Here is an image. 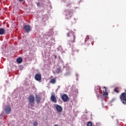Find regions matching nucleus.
I'll return each instance as SVG.
<instances>
[{
	"label": "nucleus",
	"mask_w": 126,
	"mask_h": 126,
	"mask_svg": "<svg viewBox=\"0 0 126 126\" xmlns=\"http://www.w3.org/2000/svg\"><path fill=\"white\" fill-rule=\"evenodd\" d=\"M67 36L68 37V42L69 45H71L73 44V43H75V35H74V32H69L67 34Z\"/></svg>",
	"instance_id": "1"
},
{
	"label": "nucleus",
	"mask_w": 126,
	"mask_h": 126,
	"mask_svg": "<svg viewBox=\"0 0 126 126\" xmlns=\"http://www.w3.org/2000/svg\"><path fill=\"white\" fill-rule=\"evenodd\" d=\"M28 100L31 107H34V105H35V96L34 95H30L28 97Z\"/></svg>",
	"instance_id": "2"
},
{
	"label": "nucleus",
	"mask_w": 126,
	"mask_h": 126,
	"mask_svg": "<svg viewBox=\"0 0 126 126\" xmlns=\"http://www.w3.org/2000/svg\"><path fill=\"white\" fill-rule=\"evenodd\" d=\"M72 10L71 9H67L65 10L64 12V14L66 17V18L67 19H68V18H70L71 17V16H72Z\"/></svg>",
	"instance_id": "3"
},
{
	"label": "nucleus",
	"mask_w": 126,
	"mask_h": 126,
	"mask_svg": "<svg viewBox=\"0 0 126 126\" xmlns=\"http://www.w3.org/2000/svg\"><path fill=\"white\" fill-rule=\"evenodd\" d=\"M125 93H122L120 95V100L124 105H126V90Z\"/></svg>",
	"instance_id": "4"
},
{
	"label": "nucleus",
	"mask_w": 126,
	"mask_h": 126,
	"mask_svg": "<svg viewBox=\"0 0 126 126\" xmlns=\"http://www.w3.org/2000/svg\"><path fill=\"white\" fill-rule=\"evenodd\" d=\"M54 107L58 113L63 112V107L59 104H55Z\"/></svg>",
	"instance_id": "5"
},
{
	"label": "nucleus",
	"mask_w": 126,
	"mask_h": 126,
	"mask_svg": "<svg viewBox=\"0 0 126 126\" xmlns=\"http://www.w3.org/2000/svg\"><path fill=\"white\" fill-rule=\"evenodd\" d=\"M4 111L5 112L6 114H10L11 112V107H10V105L6 106Z\"/></svg>",
	"instance_id": "6"
},
{
	"label": "nucleus",
	"mask_w": 126,
	"mask_h": 126,
	"mask_svg": "<svg viewBox=\"0 0 126 126\" xmlns=\"http://www.w3.org/2000/svg\"><path fill=\"white\" fill-rule=\"evenodd\" d=\"M24 29H25V31L28 33L31 31V27L30 25H24L23 26Z\"/></svg>",
	"instance_id": "7"
},
{
	"label": "nucleus",
	"mask_w": 126,
	"mask_h": 126,
	"mask_svg": "<svg viewBox=\"0 0 126 126\" xmlns=\"http://www.w3.org/2000/svg\"><path fill=\"white\" fill-rule=\"evenodd\" d=\"M61 98L63 102H67L68 100V96L66 94H64L62 96Z\"/></svg>",
	"instance_id": "8"
},
{
	"label": "nucleus",
	"mask_w": 126,
	"mask_h": 126,
	"mask_svg": "<svg viewBox=\"0 0 126 126\" xmlns=\"http://www.w3.org/2000/svg\"><path fill=\"white\" fill-rule=\"evenodd\" d=\"M35 79L37 81H41L42 80V75H41V74H36L35 75Z\"/></svg>",
	"instance_id": "9"
},
{
	"label": "nucleus",
	"mask_w": 126,
	"mask_h": 126,
	"mask_svg": "<svg viewBox=\"0 0 126 126\" xmlns=\"http://www.w3.org/2000/svg\"><path fill=\"white\" fill-rule=\"evenodd\" d=\"M51 100L52 102H54V103H57V98H56V96L55 95V94L51 95Z\"/></svg>",
	"instance_id": "10"
},
{
	"label": "nucleus",
	"mask_w": 126,
	"mask_h": 126,
	"mask_svg": "<svg viewBox=\"0 0 126 126\" xmlns=\"http://www.w3.org/2000/svg\"><path fill=\"white\" fill-rule=\"evenodd\" d=\"M35 101L37 104H40L41 102V97H40L39 95H35Z\"/></svg>",
	"instance_id": "11"
},
{
	"label": "nucleus",
	"mask_w": 126,
	"mask_h": 126,
	"mask_svg": "<svg viewBox=\"0 0 126 126\" xmlns=\"http://www.w3.org/2000/svg\"><path fill=\"white\" fill-rule=\"evenodd\" d=\"M103 96H108V92H107V88L106 87L103 88Z\"/></svg>",
	"instance_id": "12"
},
{
	"label": "nucleus",
	"mask_w": 126,
	"mask_h": 126,
	"mask_svg": "<svg viewBox=\"0 0 126 126\" xmlns=\"http://www.w3.org/2000/svg\"><path fill=\"white\" fill-rule=\"evenodd\" d=\"M5 34V30L3 28H0V35H4Z\"/></svg>",
	"instance_id": "13"
},
{
	"label": "nucleus",
	"mask_w": 126,
	"mask_h": 126,
	"mask_svg": "<svg viewBox=\"0 0 126 126\" xmlns=\"http://www.w3.org/2000/svg\"><path fill=\"white\" fill-rule=\"evenodd\" d=\"M16 62L17 63H21L23 62V59L21 57L17 58Z\"/></svg>",
	"instance_id": "14"
},
{
	"label": "nucleus",
	"mask_w": 126,
	"mask_h": 126,
	"mask_svg": "<svg viewBox=\"0 0 126 126\" xmlns=\"http://www.w3.org/2000/svg\"><path fill=\"white\" fill-rule=\"evenodd\" d=\"M56 82L57 81L55 78L51 79L50 80V83H51L52 84H55Z\"/></svg>",
	"instance_id": "15"
},
{
	"label": "nucleus",
	"mask_w": 126,
	"mask_h": 126,
	"mask_svg": "<svg viewBox=\"0 0 126 126\" xmlns=\"http://www.w3.org/2000/svg\"><path fill=\"white\" fill-rule=\"evenodd\" d=\"M56 73H61V68H58L56 70Z\"/></svg>",
	"instance_id": "16"
},
{
	"label": "nucleus",
	"mask_w": 126,
	"mask_h": 126,
	"mask_svg": "<svg viewBox=\"0 0 126 126\" xmlns=\"http://www.w3.org/2000/svg\"><path fill=\"white\" fill-rule=\"evenodd\" d=\"M33 126H38V122L36 121H35L33 123Z\"/></svg>",
	"instance_id": "17"
},
{
	"label": "nucleus",
	"mask_w": 126,
	"mask_h": 126,
	"mask_svg": "<svg viewBox=\"0 0 126 126\" xmlns=\"http://www.w3.org/2000/svg\"><path fill=\"white\" fill-rule=\"evenodd\" d=\"M114 92H116V93H119V89H118V88H115L114 90Z\"/></svg>",
	"instance_id": "18"
},
{
	"label": "nucleus",
	"mask_w": 126,
	"mask_h": 126,
	"mask_svg": "<svg viewBox=\"0 0 126 126\" xmlns=\"http://www.w3.org/2000/svg\"><path fill=\"white\" fill-rule=\"evenodd\" d=\"M87 126H92V122H89L87 124Z\"/></svg>",
	"instance_id": "19"
},
{
	"label": "nucleus",
	"mask_w": 126,
	"mask_h": 126,
	"mask_svg": "<svg viewBox=\"0 0 126 126\" xmlns=\"http://www.w3.org/2000/svg\"><path fill=\"white\" fill-rule=\"evenodd\" d=\"M67 7H71V5L70 4H68L66 5Z\"/></svg>",
	"instance_id": "20"
},
{
	"label": "nucleus",
	"mask_w": 126,
	"mask_h": 126,
	"mask_svg": "<svg viewBox=\"0 0 126 126\" xmlns=\"http://www.w3.org/2000/svg\"><path fill=\"white\" fill-rule=\"evenodd\" d=\"M37 6H40V2H37Z\"/></svg>",
	"instance_id": "21"
},
{
	"label": "nucleus",
	"mask_w": 126,
	"mask_h": 126,
	"mask_svg": "<svg viewBox=\"0 0 126 126\" xmlns=\"http://www.w3.org/2000/svg\"><path fill=\"white\" fill-rule=\"evenodd\" d=\"M54 57L55 58V59H57V55H54Z\"/></svg>",
	"instance_id": "22"
},
{
	"label": "nucleus",
	"mask_w": 126,
	"mask_h": 126,
	"mask_svg": "<svg viewBox=\"0 0 126 126\" xmlns=\"http://www.w3.org/2000/svg\"><path fill=\"white\" fill-rule=\"evenodd\" d=\"M19 0V1L21 2V1H23V0Z\"/></svg>",
	"instance_id": "23"
},
{
	"label": "nucleus",
	"mask_w": 126,
	"mask_h": 126,
	"mask_svg": "<svg viewBox=\"0 0 126 126\" xmlns=\"http://www.w3.org/2000/svg\"><path fill=\"white\" fill-rule=\"evenodd\" d=\"M53 77H54V76H51L50 77V78H53Z\"/></svg>",
	"instance_id": "24"
},
{
	"label": "nucleus",
	"mask_w": 126,
	"mask_h": 126,
	"mask_svg": "<svg viewBox=\"0 0 126 126\" xmlns=\"http://www.w3.org/2000/svg\"><path fill=\"white\" fill-rule=\"evenodd\" d=\"M54 126H59V125L56 124V125H55Z\"/></svg>",
	"instance_id": "25"
},
{
	"label": "nucleus",
	"mask_w": 126,
	"mask_h": 126,
	"mask_svg": "<svg viewBox=\"0 0 126 126\" xmlns=\"http://www.w3.org/2000/svg\"><path fill=\"white\" fill-rule=\"evenodd\" d=\"M76 76H78V74H76Z\"/></svg>",
	"instance_id": "26"
}]
</instances>
